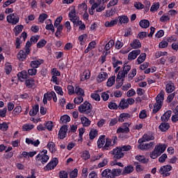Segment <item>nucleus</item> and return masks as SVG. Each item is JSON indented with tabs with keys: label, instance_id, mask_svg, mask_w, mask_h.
<instances>
[{
	"label": "nucleus",
	"instance_id": "nucleus-28",
	"mask_svg": "<svg viewBox=\"0 0 178 178\" xmlns=\"http://www.w3.org/2000/svg\"><path fill=\"white\" fill-rule=\"evenodd\" d=\"M131 48L134 49H137V48H141V42H140V40L135 39L132 43L130 44Z\"/></svg>",
	"mask_w": 178,
	"mask_h": 178
},
{
	"label": "nucleus",
	"instance_id": "nucleus-22",
	"mask_svg": "<svg viewBox=\"0 0 178 178\" xmlns=\"http://www.w3.org/2000/svg\"><path fill=\"white\" fill-rule=\"evenodd\" d=\"M130 118H131L130 114H129L127 113H123L120 115V116L118 118V122H120V123H123V122H124V120H127V119H130Z\"/></svg>",
	"mask_w": 178,
	"mask_h": 178
},
{
	"label": "nucleus",
	"instance_id": "nucleus-42",
	"mask_svg": "<svg viewBox=\"0 0 178 178\" xmlns=\"http://www.w3.org/2000/svg\"><path fill=\"white\" fill-rule=\"evenodd\" d=\"M26 144H32V145H34V147H38L40 145V140H37L35 141H33V140L27 138L26 139Z\"/></svg>",
	"mask_w": 178,
	"mask_h": 178
},
{
	"label": "nucleus",
	"instance_id": "nucleus-19",
	"mask_svg": "<svg viewBox=\"0 0 178 178\" xmlns=\"http://www.w3.org/2000/svg\"><path fill=\"white\" fill-rule=\"evenodd\" d=\"M154 145H155V142H150L146 144H140L139 145L140 149H152L154 148Z\"/></svg>",
	"mask_w": 178,
	"mask_h": 178
},
{
	"label": "nucleus",
	"instance_id": "nucleus-27",
	"mask_svg": "<svg viewBox=\"0 0 178 178\" xmlns=\"http://www.w3.org/2000/svg\"><path fill=\"white\" fill-rule=\"evenodd\" d=\"M105 136H102L99 138L97 140V147L98 148H103L105 144Z\"/></svg>",
	"mask_w": 178,
	"mask_h": 178
},
{
	"label": "nucleus",
	"instance_id": "nucleus-31",
	"mask_svg": "<svg viewBox=\"0 0 178 178\" xmlns=\"http://www.w3.org/2000/svg\"><path fill=\"white\" fill-rule=\"evenodd\" d=\"M37 154V152L34 151V152H23V157L26 158V159H29V158H33V156H34V155Z\"/></svg>",
	"mask_w": 178,
	"mask_h": 178
},
{
	"label": "nucleus",
	"instance_id": "nucleus-24",
	"mask_svg": "<svg viewBox=\"0 0 178 178\" xmlns=\"http://www.w3.org/2000/svg\"><path fill=\"white\" fill-rule=\"evenodd\" d=\"M171 116H172V111H168L161 116V121L168 122V120L170 119Z\"/></svg>",
	"mask_w": 178,
	"mask_h": 178
},
{
	"label": "nucleus",
	"instance_id": "nucleus-26",
	"mask_svg": "<svg viewBox=\"0 0 178 178\" xmlns=\"http://www.w3.org/2000/svg\"><path fill=\"white\" fill-rule=\"evenodd\" d=\"M165 90L168 94L173 92V91H175V84L172 83H167L165 86Z\"/></svg>",
	"mask_w": 178,
	"mask_h": 178
},
{
	"label": "nucleus",
	"instance_id": "nucleus-23",
	"mask_svg": "<svg viewBox=\"0 0 178 178\" xmlns=\"http://www.w3.org/2000/svg\"><path fill=\"white\" fill-rule=\"evenodd\" d=\"M81 122L83 127H88L91 124V121L86 116L81 118Z\"/></svg>",
	"mask_w": 178,
	"mask_h": 178
},
{
	"label": "nucleus",
	"instance_id": "nucleus-46",
	"mask_svg": "<svg viewBox=\"0 0 178 178\" xmlns=\"http://www.w3.org/2000/svg\"><path fill=\"white\" fill-rule=\"evenodd\" d=\"M113 177H117L118 176H120L122 175V168H118V169H113L111 170Z\"/></svg>",
	"mask_w": 178,
	"mask_h": 178
},
{
	"label": "nucleus",
	"instance_id": "nucleus-34",
	"mask_svg": "<svg viewBox=\"0 0 178 178\" xmlns=\"http://www.w3.org/2000/svg\"><path fill=\"white\" fill-rule=\"evenodd\" d=\"M22 30H23V25H17L13 30L15 33V35L17 37V35H19V34L22 33Z\"/></svg>",
	"mask_w": 178,
	"mask_h": 178
},
{
	"label": "nucleus",
	"instance_id": "nucleus-62",
	"mask_svg": "<svg viewBox=\"0 0 178 178\" xmlns=\"http://www.w3.org/2000/svg\"><path fill=\"white\" fill-rule=\"evenodd\" d=\"M22 112V106H17L13 110L14 115H19Z\"/></svg>",
	"mask_w": 178,
	"mask_h": 178
},
{
	"label": "nucleus",
	"instance_id": "nucleus-39",
	"mask_svg": "<svg viewBox=\"0 0 178 178\" xmlns=\"http://www.w3.org/2000/svg\"><path fill=\"white\" fill-rule=\"evenodd\" d=\"M136 161L140 162V163H147L148 159H145V156L143 155H138L136 156Z\"/></svg>",
	"mask_w": 178,
	"mask_h": 178
},
{
	"label": "nucleus",
	"instance_id": "nucleus-57",
	"mask_svg": "<svg viewBox=\"0 0 178 178\" xmlns=\"http://www.w3.org/2000/svg\"><path fill=\"white\" fill-rule=\"evenodd\" d=\"M169 20H170V17L166 15H163L160 18V22H161V23H166V22H169Z\"/></svg>",
	"mask_w": 178,
	"mask_h": 178
},
{
	"label": "nucleus",
	"instance_id": "nucleus-8",
	"mask_svg": "<svg viewBox=\"0 0 178 178\" xmlns=\"http://www.w3.org/2000/svg\"><path fill=\"white\" fill-rule=\"evenodd\" d=\"M170 170H172V166L170 165H167L161 167L159 170L161 175H163L165 177L170 175Z\"/></svg>",
	"mask_w": 178,
	"mask_h": 178
},
{
	"label": "nucleus",
	"instance_id": "nucleus-38",
	"mask_svg": "<svg viewBox=\"0 0 178 178\" xmlns=\"http://www.w3.org/2000/svg\"><path fill=\"white\" fill-rule=\"evenodd\" d=\"M134 170V168L131 165H128L124 167V170L122 171V175H129V173H131Z\"/></svg>",
	"mask_w": 178,
	"mask_h": 178
},
{
	"label": "nucleus",
	"instance_id": "nucleus-36",
	"mask_svg": "<svg viewBox=\"0 0 178 178\" xmlns=\"http://www.w3.org/2000/svg\"><path fill=\"white\" fill-rule=\"evenodd\" d=\"M169 127H170L169 123L163 122L160 124L159 129H160L161 131H166V130H169Z\"/></svg>",
	"mask_w": 178,
	"mask_h": 178
},
{
	"label": "nucleus",
	"instance_id": "nucleus-54",
	"mask_svg": "<svg viewBox=\"0 0 178 178\" xmlns=\"http://www.w3.org/2000/svg\"><path fill=\"white\" fill-rule=\"evenodd\" d=\"M46 19H48V15L45 13H42L38 17V21L40 22V23H42L45 21Z\"/></svg>",
	"mask_w": 178,
	"mask_h": 178
},
{
	"label": "nucleus",
	"instance_id": "nucleus-44",
	"mask_svg": "<svg viewBox=\"0 0 178 178\" xmlns=\"http://www.w3.org/2000/svg\"><path fill=\"white\" fill-rule=\"evenodd\" d=\"M47 147L49 148L50 152H51L52 154H54V152H56V148L55 147V144L54 143V142H49L47 144Z\"/></svg>",
	"mask_w": 178,
	"mask_h": 178
},
{
	"label": "nucleus",
	"instance_id": "nucleus-29",
	"mask_svg": "<svg viewBox=\"0 0 178 178\" xmlns=\"http://www.w3.org/2000/svg\"><path fill=\"white\" fill-rule=\"evenodd\" d=\"M139 26H140L142 29H148V27H149V21L147 19H142L139 22Z\"/></svg>",
	"mask_w": 178,
	"mask_h": 178
},
{
	"label": "nucleus",
	"instance_id": "nucleus-1",
	"mask_svg": "<svg viewBox=\"0 0 178 178\" xmlns=\"http://www.w3.org/2000/svg\"><path fill=\"white\" fill-rule=\"evenodd\" d=\"M164 99H165V95L163 93V92H161L156 97V103L154 104L152 113H156L159 112V111H161Z\"/></svg>",
	"mask_w": 178,
	"mask_h": 178
},
{
	"label": "nucleus",
	"instance_id": "nucleus-11",
	"mask_svg": "<svg viewBox=\"0 0 178 178\" xmlns=\"http://www.w3.org/2000/svg\"><path fill=\"white\" fill-rule=\"evenodd\" d=\"M66 133H67V126L63 125L59 130L58 138L63 140L66 138Z\"/></svg>",
	"mask_w": 178,
	"mask_h": 178
},
{
	"label": "nucleus",
	"instance_id": "nucleus-9",
	"mask_svg": "<svg viewBox=\"0 0 178 178\" xmlns=\"http://www.w3.org/2000/svg\"><path fill=\"white\" fill-rule=\"evenodd\" d=\"M152 140H155V137L153 136L151 134H145L142 138L138 140L139 144H143V143H145L147 141H152Z\"/></svg>",
	"mask_w": 178,
	"mask_h": 178
},
{
	"label": "nucleus",
	"instance_id": "nucleus-5",
	"mask_svg": "<svg viewBox=\"0 0 178 178\" xmlns=\"http://www.w3.org/2000/svg\"><path fill=\"white\" fill-rule=\"evenodd\" d=\"M79 111L80 113H85L86 115H88V113H91L92 111V106L88 102H85L83 104L79 106Z\"/></svg>",
	"mask_w": 178,
	"mask_h": 178
},
{
	"label": "nucleus",
	"instance_id": "nucleus-30",
	"mask_svg": "<svg viewBox=\"0 0 178 178\" xmlns=\"http://www.w3.org/2000/svg\"><path fill=\"white\" fill-rule=\"evenodd\" d=\"M70 122V117L67 115H63L60 117V123L62 124H66V123H69Z\"/></svg>",
	"mask_w": 178,
	"mask_h": 178
},
{
	"label": "nucleus",
	"instance_id": "nucleus-50",
	"mask_svg": "<svg viewBox=\"0 0 178 178\" xmlns=\"http://www.w3.org/2000/svg\"><path fill=\"white\" fill-rule=\"evenodd\" d=\"M70 22H72L74 24V27H77L78 26H80L83 22L80 20V17L75 18L74 19H71Z\"/></svg>",
	"mask_w": 178,
	"mask_h": 178
},
{
	"label": "nucleus",
	"instance_id": "nucleus-40",
	"mask_svg": "<svg viewBox=\"0 0 178 178\" xmlns=\"http://www.w3.org/2000/svg\"><path fill=\"white\" fill-rule=\"evenodd\" d=\"M75 92L79 97H85L84 90L81 88L76 86L75 88Z\"/></svg>",
	"mask_w": 178,
	"mask_h": 178
},
{
	"label": "nucleus",
	"instance_id": "nucleus-3",
	"mask_svg": "<svg viewBox=\"0 0 178 178\" xmlns=\"http://www.w3.org/2000/svg\"><path fill=\"white\" fill-rule=\"evenodd\" d=\"M131 70V67L129 65L124 64L122 70L119 71L117 78H116V81H124V79H126L127 74Z\"/></svg>",
	"mask_w": 178,
	"mask_h": 178
},
{
	"label": "nucleus",
	"instance_id": "nucleus-12",
	"mask_svg": "<svg viewBox=\"0 0 178 178\" xmlns=\"http://www.w3.org/2000/svg\"><path fill=\"white\" fill-rule=\"evenodd\" d=\"M53 95H55V92L51 91L50 92L45 93L44 95L42 102L46 105V104H48V101H51L52 99Z\"/></svg>",
	"mask_w": 178,
	"mask_h": 178
},
{
	"label": "nucleus",
	"instance_id": "nucleus-10",
	"mask_svg": "<svg viewBox=\"0 0 178 178\" xmlns=\"http://www.w3.org/2000/svg\"><path fill=\"white\" fill-rule=\"evenodd\" d=\"M129 124L124 123L122 126L117 129L118 134L120 133H129L130 131V129H129Z\"/></svg>",
	"mask_w": 178,
	"mask_h": 178
},
{
	"label": "nucleus",
	"instance_id": "nucleus-18",
	"mask_svg": "<svg viewBox=\"0 0 178 178\" xmlns=\"http://www.w3.org/2000/svg\"><path fill=\"white\" fill-rule=\"evenodd\" d=\"M108 79V73L105 72H102L99 74L97 77V83H102V81H105Z\"/></svg>",
	"mask_w": 178,
	"mask_h": 178
},
{
	"label": "nucleus",
	"instance_id": "nucleus-2",
	"mask_svg": "<svg viewBox=\"0 0 178 178\" xmlns=\"http://www.w3.org/2000/svg\"><path fill=\"white\" fill-rule=\"evenodd\" d=\"M166 149V145H156L154 150L150 152V158L152 159H156L158 156H160L161 154H163Z\"/></svg>",
	"mask_w": 178,
	"mask_h": 178
},
{
	"label": "nucleus",
	"instance_id": "nucleus-6",
	"mask_svg": "<svg viewBox=\"0 0 178 178\" xmlns=\"http://www.w3.org/2000/svg\"><path fill=\"white\" fill-rule=\"evenodd\" d=\"M6 19L8 23H10L13 26H15L17 23H19V20H20L19 15H17V13H16L8 15L6 17Z\"/></svg>",
	"mask_w": 178,
	"mask_h": 178
},
{
	"label": "nucleus",
	"instance_id": "nucleus-61",
	"mask_svg": "<svg viewBox=\"0 0 178 178\" xmlns=\"http://www.w3.org/2000/svg\"><path fill=\"white\" fill-rule=\"evenodd\" d=\"M6 112H8V108L6 107L0 109V118H5L6 116Z\"/></svg>",
	"mask_w": 178,
	"mask_h": 178
},
{
	"label": "nucleus",
	"instance_id": "nucleus-48",
	"mask_svg": "<svg viewBox=\"0 0 178 178\" xmlns=\"http://www.w3.org/2000/svg\"><path fill=\"white\" fill-rule=\"evenodd\" d=\"M98 136V131L97 129H91L89 134L90 140H94L96 136Z\"/></svg>",
	"mask_w": 178,
	"mask_h": 178
},
{
	"label": "nucleus",
	"instance_id": "nucleus-60",
	"mask_svg": "<svg viewBox=\"0 0 178 178\" xmlns=\"http://www.w3.org/2000/svg\"><path fill=\"white\" fill-rule=\"evenodd\" d=\"M136 74H137V70L134 68L131 70V72L129 74H128V79L131 80V79H133V77H134Z\"/></svg>",
	"mask_w": 178,
	"mask_h": 178
},
{
	"label": "nucleus",
	"instance_id": "nucleus-35",
	"mask_svg": "<svg viewBox=\"0 0 178 178\" xmlns=\"http://www.w3.org/2000/svg\"><path fill=\"white\" fill-rule=\"evenodd\" d=\"M118 22H119V19H115L111 22L107 21L105 22L104 26L105 27H113V26H115V24H118Z\"/></svg>",
	"mask_w": 178,
	"mask_h": 178
},
{
	"label": "nucleus",
	"instance_id": "nucleus-32",
	"mask_svg": "<svg viewBox=\"0 0 178 178\" xmlns=\"http://www.w3.org/2000/svg\"><path fill=\"white\" fill-rule=\"evenodd\" d=\"M38 111H40V106L36 104L33 107V109L30 111L29 115L31 116H35V115L38 113Z\"/></svg>",
	"mask_w": 178,
	"mask_h": 178
},
{
	"label": "nucleus",
	"instance_id": "nucleus-17",
	"mask_svg": "<svg viewBox=\"0 0 178 178\" xmlns=\"http://www.w3.org/2000/svg\"><path fill=\"white\" fill-rule=\"evenodd\" d=\"M49 159V156L47 154H38L36 156V161H40L42 163H47Z\"/></svg>",
	"mask_w": 178,
	"mask_h": 178
},
{
	"label": "nucleus",
	"instance_id": "nucleus-41",
	"mask_svg": "<svg viewBox=\"0 0 178 178\" xmlns=\"http://www.w3.org/2000/svg\"><path fill=\"white\" fill-rule=\"evenodd\" d=\"M119 22L120 24L129 23V17L126 15H122L118 17Z\"/></svg>",
	"mask_w": 178,
	"mask_h": 178
},
{
	"label": "nucleus",
	"instance_id": "nucleus-20",
	"mask_svg": "<svg viewBox=\"0 0 178 178\" xmlns=\"http://www.w3.org/2000/svg\"><path fill=\"white\" fill-rule=\"evenodd\" d=\"M102 178H113V174H112V170L109 168L105 169L102 172Z\"/></svg>",
	"mask_w": 178,
	"mask_h": 178
},
{
	"label": "nucleus",
	"instance_id": "nucleus-4",
	"mask_svg": "<svg viewBox=\"0 0 178 178\" xmlns=\"http://www.w3.org/2000/svg\"><path fill=\"white\" fill-rule=\"evenodd\" d=\"M40 40V36H32L30 39V40H28L25 45V55H24V58H26L27 55L30 54V48L31 47V45L33 44H35Z\"/></svg>",
	"mask_w": 178,
	"mask_h": 178
},
{
	"label": "nucleus",
	"instance_id": "nucleus-47",
	"mask_svg": "<svg viewBox=\"0 0 178 178\" xmlns=\"http://www.w3.org/2000/svg\"><path fill=\"white\" fill-rule=\"evenodd\" d=\"M145 58H147V54L145 53H142L137 59L138 65H141V63L145 60Z\"/></svg>",
	"mask_w": 178,
	"mask_h": 178
},
{
	"label": "nucleus",
	"instance_id": "nucleus-15",
	"mask_svg": "<svg viewBox=\"0 0 178 178\" xmlns=\"http://www.w3.org/2000/svg\"><path fill=\"white\" fill-rule=\"evenodd\" d=\"M42 63H44L43 59L34 60L31 62L30 66H31L33 69H37L40 67Z\"/></svg>",
	"mask_w": 178,
	"mask_h": 178
},
{
	"label": "nucleus",
	"instance_id": "nucleus-45",
	"mask_svg": "<svg viewBox=\"0 0 178 178\" xmlns=\"http://www.w3.org/2000/svg\"><path fill=\"white\" fill-rule=\"evenodd\" d=\"M114 45H115V40H110V41L104 47L105 51H109V49H111V48H112Z\"/></svg>",
	"mask_w": 178,
	"mask_h": 178
},
{
	"label": "nucleus",
	"instance_id": "nucleus-7",
	"mask_svg": "<svg viewBox=\"0 0 178 178\" xmlns=\"http://www.w3.org/2000/svg\"><path fill=\"white\" fill-rule=\"evenodd\" d=\"M122 151L120 147H116L111 151L110 154L114 156V159H122L124 156V153H122Z\"/></svg>",
	"mask_w": 178,
	"mask_h": 178
},
{
	"label": "nucleus",
	"instance_id": "nucleus-56",
	"mask_svg": "<svg viewBox=\"0 0 178 178\" xmlns=\"http://www.w3.org/2000/svg\"><path fill=\"white\" fill-rule=\"evenodd\" d=\"M34 129V126L31 124H25L24 125V130L25 131H30V130H33Z\"/></svg>",
	"mask_w": 178,
	"mask_h": 178
},
{
	"label": "nucleus",
	"instance_id": "nucleus-52",
	"mask_svg": "<svg viewBox=\"0 0 178 178\" xmlns=\"http://www.w3.org/2000/svg\"><path fill=\"white\" fill-rule=\"evenodd\" d=\"M8 129L9 126L6 122L0 124V130H1L2 131H8Z\"/></svg>",
	"mask_w": 178,
	"mask_h": 178
},
{
	"label": "nucleus",
	"instance_id": "nucleus-21",
	"mask_svg": "<svg viewBox=\"0 0 178 178\" xmlns=\"http://www.w3.org/2000/svg\"><path fill=\"white\" fill-rule=\"evenodd\" d=\"M68 17L70 18V20L74 19H77L79 17L77 16V13H76V8L75 7H72L71 10L68 14Z\"/></svg>",
	"mask_w": 178,
	"mask_h": 178
},
{
	"label": "nucleus",
	"instance_id": "nucleus-55",
	"mask_svg": "<svg viewBox=\"0 0 178 178\" xmlns=\"http://www.w3.org/2000/svg\"><path fill=\"white\" fill-rule=\"evenodd\" d=\"M159 6H160L159 3H154L150 8L151 12H156V10L159 9Z\"/></svg>",
	"mask_w": 178,
	"mask_h": 178
},
{
	"label": "nucleus",
	"instance_id": "nucleus-63",
	"mask_svg": "<svg viewBox=\"0 0 178 178\" xmlns=\"http://www.w3.org/2000/svg\"><path fill=\"white\" fill-rule=\"evenodd\" d=\"M28 73L29 76H35L37 74V70L35 68L29 69Z\"/></svg>",
	"mask_w": 178,
	"mask_h": 178
},
{
	"label": "nucleus",
	"instance_id": "nucleus-25",
	"mask_svg": "<svg viewBox=\"0 0 178 178\" xmlns=\"http://www.w3.org/2000/svg\"><path fill=\"white\" fill-rule=\"evenodd\" d=\"M118 108L119 109H126L129 108V103H127V100H126L125 99H122L120 102Z\"/></svg>",
	"mask_w": 178,
	"mask_h": 178
},
{
	"label": "nucleus",
	"instance_id": "nucleus-53",
	"mask_svg": "<svg viewBox=\"0 0 178 178\" xmlns=\"http://www.w3.org/2000/svg\"><path fill=\"white\" fill-rule=\"evenodd\" d=\"M83 101H84L83 96H78V97H75L74 99V102L76 105H80V104H81V102H83Z\"/></svg>",
	"mask_w": 178,
	"mask_h": 178
},
{
	"label": "nucleus",
	"instance_id": "nucleus-37",
	"mask_svg": "<svg viewBox=\"0 0 178 178\" xmlns=\"http://www.w3.org/2000/svg\"><path fill=\"white\" fill-rule=\"evenodd\" d=\"M90 77V72L88 70H86L83 72L82 76L81 78V81H84V80H88Z\"/></svg>",
	"mask_w": 178,
	"mask_h": 178
},
{
	"label": "nucleus",
	"instance_id": "nucleus-58",
	"mask_svg": "<svg viewBox=\"0 0 178 178\" xmlns=\"http://www.w3.org/2000/svg\"><path fill=\"white\" fill-rule=\"evenodd\" d=\"M79 173V170L77 168L74 169L70 174V178H76L77 177V175Z\"/></svg>",
	"mask_w": 178,
	"mask_h": 178
},
{
	"label": "nucleus",
	"instance_id": "nucleus-59",
	"mask_svg": "<svg viewBox=\"0 0 178 178\" xmlns=\"http://www.w3.org/2000/svg\"><path fill=\"white\" fill-rule=\"evenodd\" d=\"M47 45V41L45 40H41L37 44V48H42Z\"/></svg>",
	"mask_w": 178,
	"mask_h": 178
},
{
	"label": "nucleus",
	"instance_id": "nucleus-33",
	"mask_svg": "<svg viewBox=\"0 0 178 178\" xmlns=\"http://www.w3.org/2000/svg\"><path fill=\"white\" fill-rule=\"evenodd\" d=\"M25 86L27 88H33V86H34V79L31 78L25 80Z\"/></svg>",
	"mask_w": 178,
	"mask_h": 178
},
{
	"label": "nucleus",
	"instance_id": "nucleus-14",
	"mask_svg": "<svg viewBox=\"0 0 178 178\" xmlns=\"http://www.w3.org/2000/svg\"><path fill=\"white\" fill-rule=\"evenodd\" d=\"M140 54H141V50L140 49L132 51L128 55V60H134V59H136V58H137V56L140 55Z\"/></svg>",
	"mask_w": 178,
	"mask_h": 178
},
{
	"label": "nucleus",
	"instance_id": "nucleus-64",
	"mask_svg": "<svg viewBox=\"0 0 178 178\" xmlns=\"http://www.w3.org/2000/svg\"><path fill=\"white\" fill-rule=\"evenodd\" d=\"M59 177L60 178H67V172L66 171H60Z\"/></svg>",
	"mask_w": 178,
	"mask_h": 178
},
{
	"label": "nucleus",
	"instance_id": "nucleus-51",
	"mask_svg": "<svg viewBox=\"0 0 178 178\" xmlns=\"http://www.w3.org/2000/svg\"><path fill=\"white\" fill-rule=\"evenodd\" d=\"M116 79V76H113L110 77L107 81V87H112L113 84H115V79Z\"/></svg>",
	"mask_w": 178,
	"mask_h": 178
},
{
	"label": "nucleus",
	"instance_id": "nucleus-16",
	"mask_svg": "<svg viewBox=\"0 0 178 178\" xmlns=\"http://www.w3.org/2000/svg\"><path fill=\"white\" fill-rule=\"evenodd\" d=\"M112 147H113L112 140L107 138L106 139L105 145L103 146V151H109L110 149H112Z\"/></svg>",
	"mask_w": 178,
	"mask_h": 178
},
{
	"label": "nucleus",
	"instance_id": "nucleus-13",
	"mask_svg": "<svg viewBox=\"0 0 178 178\" xmlns=\"http://www.w3.org/2000/svg\"><path fill=\"white\" fill-rule=\"evenodd\" d=\"M58 165V159H54L51 161H50L45 167L46 170H52V169H55L56 166Z\"/></svg>",
	"mask_w": 178,
	"mask_h": 178
},
{
	"label": "nucleus",
	"instance_id": "nucleus-49",
	"mask_svg": "<svg viewBox=\"0 0 178 178\" xmlns=\"http://www.w3.org/2000/svg\"><path fill=\"white\" fill-rule=\"evenodd\" d=\"M78 9L79 12H87V4H86V3H82L81 4H79L78 6Z\"/></svg>",
	"mask_w": 178,
	"mask_h": 178
},
{
	"label": "nucleus",
	"instance_id": "nucleus-43",
	"mask_svg": "<svg viewBox=\"0 0 178 178\" xmlns=\"http://www.w3.org/2000/svg\"><path fill=\"white\" fill-rule=\"evenodd\" d=\"M4 70L6 74H10L12 72V65H10L9 63H6L4 65Z\"/></svg>",
	"mask_w": 178,
	"mask_h": 178
}]
</instances>
